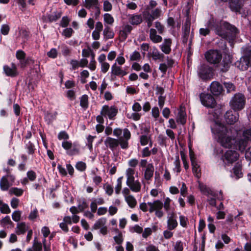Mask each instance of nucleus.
I'll return each mask as SVG.
<instances>
[{"instance_id": "9", "label": "nucleus", "mask_w": 251, "mask_h": 251, "mask_svg": "<svg viewBox=\"0 0 251 251\" xmlns=\"http://www.w3.org/2000/svg\"><path fill=\"white\" fill-rule=\"evenodd\" d=\"M239 154L236 151L229 150L225 152L223 160L226 165H230L237 161H239Z\"/></svg>"}, {"instance_id": "55", "label": "nucleus", "mask_w": 251, "mask_h": 251, "mask_svg": "<svg viewBox=\"0 0 251 251\" xmlns=\"http://www.w3.org/2000/svg\"><path fill=\"white\" fill-rule=\"evenodd\" d=\"M139 163V161L136 158H132L130 159L128 162V165L130 168H135Z\"/></svg>"}, {"instance_id": "53", "label": "nucleus", "mask_w": 251, "mask_h": 251, "mask_svg": "<svg viewBox=\"0 0 251 251\" xmlns=\"http://www.w3.org/2000/svg\"><path fill=\"white\" fill-rule=\"evenodd\" d=\"M152 230L151 228H150V227L145 228L144 229V231L143 230L142 237L144 238H147V237H148L149 236H150L152 234Z\"/></svg>"}, {"instance_id": "52", "label": "nucleus", "mask_w": 251, "mask_h": 251, "mask_svg": "<svg viewBox=\"0 0 251 251\" xmlns=\"http://www.w3.org/2000/svg\"><path fill=\"white\" fill-rule=\"evenodd\" d=\"M88 204L85 199H83L81 202H80L78 205V208L81 212L83 211L85 209L88 207Z\"/></svg>"}, {"instance_id": "38", "label": "nucleus", "mask_w": 251, "mask_h": 251, "mask_svg": "<svg viewBox=\"0 0 251 251\" xmlns=\"http://www.w3.org/2000/svg\"><path fill=\"white\" fill-rule=\"evenodd\" d=\"M80 106L86 109L88 106V97L86 95H83L80 99Z\"/></svg>"}, {"instance_id": "58", "label": "nucleus", "mask_w": 251, "mask_h": 251, "mask_svg": "<svg viewBox=\"0 0 251 251\" xmlns=\"http://www.w3.org/2000/svg\"><path fill=\"white\" fill-rule=\"evenodd\" d=\"M112 8L111 3L108 0H104L103 2V10L104 11H110Z\"/></svg>"}, {"instance_id": "23", "label": "nucleus", "mask_w": 251, "mask_h": 251, "mask_svg": "<svg viewBox=\"0 0 251 251\" xmlns=\"http://www.w3.org/2000/svg\"><path fill=\"white\" fill-rule=\"evenodd\" d=\"M143 21L141 15L132 14L128 16V22L132 25H138Z\"/></svg>"}, {"instance_id": "43", "label": "nucleus", "mask_w": 251, "mask_h": 251, "mask_svg": "<svg viewBox=\"0 0 251 251\" xmlns=\"http://www.w3.org/2000/svg\"><path fill=\"white\" fill-rule=\"evenodd\" d=\"M171 199L167 197L165 199L164 205L163 204V206H164L165 210L167 212V214H168V212H170V210L171 208Z\"/></svg>"}, {"instance_id": "39", "label": "nucleus", "mask_w": 251, "mask_h": 251, "mask_svg": "<svg viewBox=\"0 0 251 251\" xmlns=\"http://www.w3.org/2000/svg\"><path fill=\"white\" fill-rule=\"evenodd\" d=\"M103 19L105 23L110 25H112L114 21L113 17L109 13L104 14Z\"/></svg>"}, {"instance_id": "16", "label": "nucleus", "mask_w": 251, "mask_h": 251, "mask_svg": "<svg viewBox=\"0 0 251 251\" xmlns=\"http://www.w3.org/2000/svg\"><path fill=\"white\" fill-rule=\"evenodd\" d=\"M210 90L213 95L219 96L222 93L223 87L218 81H213L210 85Z\"/></svg>"}, {"instance_id": "44", "label": "nucleus", "mask_w": 251, "mask_h": 251, "mask_svg": "<svg viewBox=\"0 0 251 251\" xmlns=\"http://www.w3.org/2000/svg\"><path fill=\"white\" fill-rule=\"evenodd\" d=\"M123 176H121L117 179V184L115 188V193L119 194L122 188V183Z\"/></svg>"}, {"instance_id": "32", "label": "nucleus", "mask_w": 251, "mask_h": 251, "mask_svg": "<svg viewBox=\"0 0 251 251\" xmlns=\"http://www.w3.org/2000/svg\"><path fill=\"white\" fill-rule=\"evenodd\" d=\"M125 200L130 208H134L137 205V201L135 198L132 195L126 196Z\"/></svg>"}, {"instance_id": "46", "label": "nucleus", "mask_w": 251, "mask_h": 251, "mask_svg": "<svg viewBox=\"0 0 251 251\" xmlns=\"http://www.w3.org/2000/svg\"><path fill=\"white\" fill-rule=\"evenodd\" d=\"M143 16L146 20V22L153 21L155 18L151 14L149 11H144L143 13Z\"/></svg>"}, {"instance_id": "15", "label": "nucleus", "mask_w": 251, "mask_h": 251, "mask_svg": "<svg viewBox=\"0 0 251 251\" xmlns=\"http://www.w3.org/2000/svg\"><path fill=\"white\" fill-rule=\"evenodd\" d=\"M106 147L110 149L112 151H114L119 145V141L117 139L108 137L104 141Z\"/></svg>"}, {"instance_id": "51", "label": "nucleus", "mask_w": 251, "mask_h": 251, "mask_svg": "<svg viewBox=\"0 0 251 251\" xmlns=\"http://www.w3.org/2000/svg\"><path fill=\"white\" fill-rule=\"evenodd\" d=\"M10 30L9 26L8 25H2L0 28V32L4 35H6L8 34Z\"/></svg>"}, {"instance_id": "61", "label": "nucleus", "mask_w": 251, "mask_h": 251, "mask_svg": "<svg viewBox=\"0 0 251 251\" xmlns=\"http://www.w3.org/2000/svg\"><path fill=\"white\" fill-rule=\"evenodd\" d=\"M73 32V30L72 28H67L63 31L62 34L67 38H70Z\"/></svg>"}, {"instance_id": "6", "label": "nucleus", "mask_w": 251, "mask_h": 251, "mask_svg": "<svg viewBox=\"0 0 251 251\" xmlns=\"http://www.w3.org/2000/svg\"><path fill=\"white\" fill-rule=\"evenodd\" d=\"M246 103L244 95L240 93L235 94L231 98L229 104L234 111H239L244 108Z\"/></svg>"}, {"instance_id": "34", "label": "nucleus", "mask_w": 251, "mask_h": 251, "mask_svg": "<svg viewBox=\"0 0 251 251\" xmlns=\"http://www.w3.org/2000/svg\"><path fill=\"white\" fill-rule=\"evenodd\" d=\"M24 190L17 187H12L9 190V194L11 195H14L17 197H20L23 195Z\"/></svg>"}, {"instance_id": "17", "label": "nucleus", "mask_w": 251, "mask_h": 251, "mask_svg": "<svg viewBox=\"0 0 251 251\" xmlns=\"http://www.w3.org/2000/svg\"><path fill=\"white\" fill-rule=\"evenodd\" d=\"M172 44L171 39L166 38L164 39L163 43L159 46V48L163 52L166 54H168L171 51Z\"/></svg>"}, {"instance_id": "37", "label": "nucleus", "mask_w": 251, "mask_h": 251, "mask_svg": "<svg viewBox=\"0 0 251 251\" xmlns=\"http://www.w3.org/2000/svg\"><path fill=\"white\" fill-rule=\"evenodd\" d=\"M103 35L106 39H112L114 36V33L110 27L106 26L103 30Z\"/></svg>"}, {"instance_id": "41", "label": "nucleus", "mask_w": 251, "mask_h": 251, "mask_svg": "<svg viewBox=\"0 0 251 251\" xmlns=\"http://www.w3.org/2000/svg\"><path fill=\"white\" fill-rule=\"evenodd\" d=\"M174 251H182L183 250V243L180 241H176L174 244Z\"/></svg>"}, {"instance_id": "59", "label": "nucleus", "mask_w": 251, "mask_h": 251, "mask_svg": "<svg viewBox=\"0 0 251 251\" xmlns=\"http://www.w3.org/2000/svg\"><path fill=\"white\" fill-rule=\"evenodd\" d=\"M94 53L93 51L90 49H83L82 51V55L83 57H88L90 55L92 56V54Z\"/></svg>"}, {"instance_id": "49", "label": "nucleus", "mask_w": 251, "mask_h": 251, "mask_svg": "<svg viewBox=\"0 0 251 251\" xmlns=\"http://www.w3.org/2000/svg\"><path fill=\"white\" fill-rule=\"evenodd\" d=\"M21 211H15L12 214V219L15 222H19L21 219Z\"/></svg>"}, {"instance_id": "30", "label": "nucleus", "mask_w": 251, "mask_h": 251, "mask_svg": "<svg viewBox=\"0 0 251 251\" xmlns=\"http://www.w3.org/2000/svg\"><path fill=\"white\" fill-rule=\"evenodd\" d=\"M106 223V219L104 218H101L98 219L92 227V230H97L104 226Z\"/></svg>"}, {"instance_id": "47", "label": "nucleus", "mask_w": 251, "mask_h": 251, "mask_svg": "<svg viewBox=\"0 0 251 251\" xmlns=\"http://www.w3.org/2000/svg\"><path fill=\"white\" fill-rule=\"evenodd\" d=\"M150 13L156 19L161 16V10L159 8H156L152 10Z\"/></svg>"}, {"instance_id": "57", "label": "nucleus", "mask_w": 251, "mask_h": 251, "mask_svg": "<svg viewBox=\"0 0 251 251\" xmlns=\"http://www.w3.org/2000/svg\"><path fill=\"white\" fill-rule=\"evenodd\" d=\"M104 188L105 189V193L108 196L112 195V194L113 193V187L111 185L108 184H106L104 186Z\"/></svg>"}, {"instance_id": "12", "label": "nucleus", "mask_w": 251, "mask_h": 251, "mask_svg": "<svg viewBox=\"0 0 251 251\" xmlns=\"http://www.w3.org/2000/svg\"><path fill=\"white\" fill-rule=\"evenodd\" d=\"M167 226L168 229L173 230L178 226L176 215L174 212H168L167 214Z\"/></svg>"}, {"instance_id": "11", "label": "nucleus", "mask_w": 251, "mask_h": 251, "mask_svg": "<svg viewBox=\"0 0 251 251\" xmlns=\"http://www.w3.org/2000/svg\"><path fill=\"white\" fill-rule=\"evenodd\" d=\"M192 171L196 177L198 178L197 183L199 184L198 187L200 190L203 192L204 191V186L203 183L199 180V179L201 177V169L200 165L199 164L198 162H193L192 161Z\"/></svg>"}, {"instance_id": "8", "label": "nucleus", "mask_w": 251, "mask_h": 251, "mask_svg": "<svg viewBox=\"0 0 251 251\" xmlns=\"http://www.w3.org/2000/svg\"><path fill=\"white\" fill-rule=\"evenodd\" d=\"M205 58L210 63L216 64L221 61L222 55L219 50H211L207 51L206 53L205 54Z\"/></svg>"}, {"instance_id": "7", "label": "nucleus", "mask_w": 251, "mask_h": 251, "mask_svg": "<svg viewBox=\"0 0 251 251\" xmlns=\"http://www.w3.org/2000/svg\"><path fill=\"white\" fill-rule=\"evenodd\" d=\"M62 147L67 151V153L70 156L78 154L80 152V145L76 142L65 141L62 142Z\"/></svg>"}, {"instance_id": "18", "label": "nucleus", "mask_w": 251, "mask_h": 251, "mask_svg": "<svg viewBox=\"0 0 251 251\" xmlns=\"http://www.w3.org/2000/svg\"><path fill=\"white\" fill-rule=\"evenodd\" d=\"M183 29V36H182V43L186 44L188 40L190 30V22L188 20L186 21V23L182 28Z\"/></svg>"}, {"instance_id": "21", "label": "nucleus", "mask_w": 251, "mask_h": 251, "mask_svg": "<svg viewBox=\"0 0 251 251\" xmlns=\"http://www.w3.org/2000/svg\"><path fill=\"white\" fill-rule=\"evenodd\" d=\"M3 70L5 74L8 76L15 77L18 75L17 68L14 64H12V67H10L7 65L4 66Z\"/></svg>"}, {"instance_id": "31", "label": "nucleus", "mask_w": 251, "mask_h": 251, "mask_svg": "<svg viewBox=\"0 0 251 251\" xmlns=\"http://www.w3.org/2000/svg\"><path fill=\"white\" fill-rule=\"evenodd\" d=\"M215 100L214 98L210 95H205V106L212 107L215 105Z\"/></svg>"}, {"instance_id": "62", "label": "nucleus", "mask_w": 251, "mask_h": 251, "mask_svg": "<svg viewBox=\"0 0 251 251\" xmlns=\"http://www.w3.org/2000/svg\"><path fill=\"white\" fill-rule=\"evenodd\" d=\"M0 211L2 213L8 214L10 212V209L7 204L3 203L0 207Z\"/></svg>"}, {"instance_id": "2", "label": "nucleus", "mask_w": 251, "mask_h": 251, "mask_svg": "<svg viewBox=\"0 0 251 251\" xmlns=\"http://www.w3.org/2000/svg\"><path fill=\"white\" fill-rule=\"evenodd\" d=\"M208 27L211 29H214L216 34L222 38L228 39L231 46L233 45L239 33L238 30L235 26L226 22H221L219 25H216V27L213 19L210 21Z\"/></svg>"}, {"instance_id": "4", "label": "nucleus", "mask_w": 251, "mask_h": 251, "mask_svg": "<svg viewBox=\"0 0 251 251\" xmlns=\"http://www.w3.org/2000/svg\"><path fill=\"white\" fill-rule=\"evenodd\" d=\"M134 174V169L128 168L126 170V176L127 179L126 184L132 191L138 192L141 190V185L139 180H135Z\"/></svg>"}, {"instance_id": "35", "label": "nucleus", "mask_w": 251, "mask_h": 251, "mask_svg": "<svg viewBox=\"0 0 251 251\" xmlns=\"http://www.w3.org/2000/svg\"><path fill=\"white\" fill-rule=\"evenodd\" d=\"M61 15L62 14L60 12H54L48 16V19L50 22H55L61 17Z\"/></svg>"}, {"instance_id": "26", "label": "nucleus", "mask_w": 251, "mask_h": 251, "mask_svg": "<svg viewBox=\"0 0 251 251\" xmlns=\"http://www.w3.org/2000/svg\"><path fill=\"white\" fill-rule=\"evenodd\" d=\"M150 38L154 43H160L162 40V38L157 34L156 31L154 28L150 30Z\"/></svg>"}, {"instance_id": "60", "label": "nucleus", "mask_w": 251, "mask_h": 251, "mask_svg": "<svg viewBox=\"0 0 251 251\" xmlns=\"http://www.w3.org/2000/svg\"><path fill=\"white\" fill-rule=\"evenodd\" d=\"M76 168L80 171H83L86 168V164L82 161L78 162L75 165Z\"/></svg>"}, {"instance_id": "54", "label": "nucleus", "mask_w": 251, "mask_h": 251, "mask_svg": "<svg viewBox=\"0 0 251 251\" xmlns=\"http://www.w3.org/2000/svg\"><path fill=\"white\" fill-rule=\"evenodd\" d=\"M32 248L35 251H42V245L41 243L38 242L34 239Z\"/></svg>"}, {"instance_id": "22", "label": "nucleus", "mask_w": 251, "mask_h": 251, "mask_svg": "<svg viewBox=\"0 0 251 251\" xmlns=\"http://www.w3.org/2000/svg\"><path fill=\"white\" fill-rule=\"evenodd\" d=\"M29 229V226L25 222L18 223L16 228V233L18 235L24 234Z\"/></svg>"}, {"instance_id": "56", "label": "nucleus", "mask_w": 251, "mask_h": 251, "mask_svg": "<svg viewBox=\"0 0 251 251\" xmlns=\"http://www.w3.org/2000/svg\"><path fill=\"white\" fill-rule=\"evenodd\" d=\"M91 57V61H90V64H89V68L90 70L93 71V70H95L96 67V61L95 60V53H93L92 54V56Z\"/></svg>"}, {"instance_id": "42", "label": "nucleus", "mask_w": 251, "mask_h": 251, "mask_svg": "<svg viewBox=\"0 0 251 251\" xmlns=\"http://www.w3.org/2000/svg\"><path fill=\"white\" fill-rule=\"evenodd\" d=\"M25 148L27 150L28 154H33L35 151L34 145L30 141L25 144Z\"/></svg>"}, {"instance_id": "13", "label": "nucleus", "mask_w": 251, "mask_h": 251, "mask_svg": "<svg viewBox=\"0 0 251 251\" xmlns=\"http://www.w3.org/2000/svg\"><path fill=\"white\" fill-rule=\"evenodd\" d=\"M117 112L118 110L115 107L104 105L102 108L100 114L104 117L107 116L109 119H112L116 115Z\"/></svg>"}, {"instance_id": "27", "label": "nucleus", "mask_w": 251, "mask_h": 251, "mask_svg": "<svg viewBox=\"0 0 251 251\" xmlns=\"http://www.w3.org/2000/svg\"><path fill=\"white\" fill-rule=\"evenodd\" d=\"M233 174L236 179L241 178L243 176L242 172V165L239 161H237L233 168Z\"/></svg>"}, {"instance_id": "1", "label": "nucleus", "mask_w": 251, "mask_h": 251, "mask_svg": "<svg viewBox=\"0 0 251 251\" xmlns=\"http://www.w3.org/2000/svg\"><path fill=\"white\" fill-rule=\"evenodd\" d=\"M218 142L223 147L238 150L244 151L248 144V141L251 140V127L244 130L242 137H239V132L233 130L215 121L213 129Z\"/></svg>"}, {"instance_id": "33", "label": "nucleus", "mask_w": 251, "mask_h": 251, "mask_svg": "<svg viewBox=\"0 0 251 251\" xmlns=\"http://www.w3.org/2000/svg\"><path fill=\"white\" fill-rule=\"evenodd\" d=\"M175 165V167L173 169V171L176 173L177 175L179 174L181 172V166H180V161L179 160V155L177 154L176 155V160L174 162Z\"/></svg>"}, {"instance_id": "19", "label": "nucleus", "mask_w": 251, "mask_h": 251, "mask_svg": "<svg viewBox=\"0 0 251 251\" xmlns=\"http://www.w3.org/2000/svg\"><path fill=\"white\" fill-rule=\"evenodd\" d=\"M111 74L112 75L123 76L127 74V72L122 69L121 67L115 63L111 67Z\"/></svg>"}, {"instance_id": "24", "label": "nucleus", "mask_w": 251, "mask_h": 251, "mask_svg": "<svg viewBox=\"0 0 251 251\" xmlns=\"http://www.w3.org/2000/svg\"><path fill=\"white\" fill-rule=\"evenodd\" d=\"M83 5L86 8L91 10L98 9L100 3L99 0H85Z\"/></svg>"}, {"instance_id": "48", "label": "nucleus", "mask_w": 251, "mask_h": 251, "mask_svg": "<svg viewBox=\"0 0 251 251\" xmlns=\"http://www.w3.org/2000/svg\"><path fill=\"white\" fill-rule=\"evenodd\" d=\"M119 141V145L123 149H126L128 147V140L124 139L122 138L118 139Z\"/></svg>"}, {"instance_id": "28", "label": "nucleus", "mask_w": 251, "mask_h": 251, "mask_svg": "<svg viewBox=\"0 0 251 251\" xmlns=\"http://www.w3.org/2000/svg\"><path fill=\"white\" fill-rule=\"evenodd\" d=\"M16 56L18 59L20 60H23L25 62L24 65H26L27 64L29 63L30 61L34 63V61L30 58H27L26 59H25V53L23 50H18L16 52Z\"/></svg>"}, {"instance_id": "64", "label": "nucleus", "mask_w": 251, "mask_h": 251, "mask_svg": "<svg viewBox=\"0 0 251 251\" xmlns=\"http://www.w3.org/2000/svg\"><path fill=\"white\" fill-rule=\"evenodd\" d=\"M114 240L118 245H121L123 242V238L121 232H119L117 236L114 237Z\"/></svg>"}, {"instance_id": "45", "label": "nucleus", "mask_w": 251, "mask_h": 251, "mask_svg": "<svg viewBox=\"0 0 251 251\" xmlns=\"http://www.w3.org/2000/svg\"><path fill=\"white\" fill-rule=\"evenodd\" d=\"M150 140V137L146 135H141L140 137V141L142 146L147 145Z\"/></svg>"}, {"instance_id": "50", "label": "nucleus", "mask_w": 251, "mask_h": 251, "mask_svg": "<svg viewBox=\"0 0 251 251\" xmlns=\"http://www.w3.org/2000/svg\"><path fill=\"white\" fill-rule=\"evenodd\" d=\"M141 58L140 53L137 51H134L130 56V60L131 61H137Z\"/></svg>"}, {"instance_id": "29", "label": "nucleus", "mask_w": 251, "mask_h": 251, "mask_svg": "<svg viewBox=\"0 0 251 251\" xmlns=\"http://www.w3.org/2000/svg\"><path fill=\"white\" fill-rule=\"evenodd\" d=\"M176 121L177 123H180L182 125H184L186 123V113L181 108H180L178 113V115L176 118Z\"/></svg>"}, {"instance_id": "14", "label": "nucleus", "mask_w": 251, "mask_h": 251, "mask_svg": "<svg viewBox=\"0 0 251 251\" xmlns=\"http://www.w3.org/2000/svg\"><path fill=\"white\" fill-rule=\"evenodd\" d=\"M236 111H234L233 112L232 111L229 110L226 112L225 115V118L227 124L231 125L237 121L239 114Z\"/></svg>"}, {"instance_id": "3", "label": "nucleus", "mask_w": 251, "mask_h": 251, "mask_svg": "<svg viewBox=\"0 0 251 251\" xmlns=\"http://www.w3.org/2000/svg\"><path fill=\"white\" fill-rule=\"evenodd\" d=\"M243 55L235 63V66L242 71H245L251 66V47L242 48Z\"/></svg>"}, {"instance_id": "36", "label": "nucleus", "mask_w": 251, "mask_h": 251, "mask_svg": "<svg viewBox=\"0 0 251 251\" xmlns=\"http://www.w3.org/2000/svg\"><path fill=\"white\" fill-rule=\"evenodd\" d=\"M151 56L153 60H159L161 61H163L164 58V55L163 53H160L157 50H154L151 54Z\"/></svg>"}, {"instance_id": "20", "label": "nucleus", "mask_w": 251, "mask_h": 251, "mask_svg": "<svg viewBox=\"0 0 251 251\" xmlns=\"http://www.w3.org/2000/svg\"><path fill=\"white\" fill-rule=\"evenodd\" d=\"M148 205L150 206L149 211L150 213L162 209L163 207V203L159 200L155 201L153 202H149Z\"/></svg>"}, {"instance_id": "25", "label": "nucleus", "mask_w": 251, "mask_h": 251, "mask_svg": "<svg viewBox=\"0 0 251 251\" xmlns=\"http://www.w3.org/2000/svg\"><path fill=\"white\" fill-rule=\"evenodd\" d=\"M154 173V166L151 163L148 164L144 173V178L150 180L152 177Z\"/></svg>"}, {"instance_id": "40", "label": "nucleus", "mask_w": 251, "mask_h": 251, "mask_svg": "<svg viewBox=\"0 0 251 251\" xmlns=\"http://www.w3.org/2000/svg\"><path fill=\"white\" fill-rule=\"evenodd\" d=\"M224 86L226 89L227 93H230L235 91V86L231 82H225Z\"/></svg>"}, {"instance_id": "5", "label": "nucleus", "mask_w": 251, "mask_h": 251, "mask_svg": "<svg viewBox=\"0 0 251 251\" xmlns=\"http://www.w3.org/2000/svg\"><path fill=\"white\" fill-rule=\"evenodd\" d=\"M223 199L221 191H215L209 187H205V201L211 206H216V200L222 201Z\"/></svg>"}, {"instance_id": "63", "label": "nucleus", "mask_w": 251, "mask_h": 251, "mask_svg": "<svg viewBox=\"0 0 251 251\" xmlns=\"http://www.w3.org/2000/svg\"><path fill=\"white\" fill-rule=\"evenodd\" d=\"M47 55L50 58H56L57 56V50L54 48L51 49L50 51L47 52Z\"/></svg>"}, {"instance_id": "10", "label": "nucleus", "mask_w": 251, "mask_h": 251, "mask_svg": "<svg viewBox=\"0 0 251 251\" xmlns=\"http://www.w3.org/2000/svg\"><path fill=\"white\" fill-rule=\"evenodd\" d=\"M15 180L14 176H9V177L3 176L0 180V188L2 191H5L9 189L12 186Z\"/></svg>"}]
</instances>
